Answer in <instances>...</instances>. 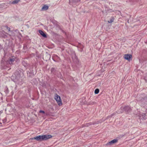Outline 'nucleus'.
Returning a JSON list of instances; mask_svg holds the SVG:
<instances>
[{
    "instance_id": "1",
    "label": "nucleus",
    "mask_w": 147,
    "mask_h": 147,
    "mask_svg": "<svg viewBox=\"0 0 147 147\" xmlns=\"http://www.w3.org/2000/svg\"><path fill=\"white\" fill-rule=\"evenodd\" d=\"M52 137V136L51 135L39 136L32 138V140L35 139L37 141H42L47 140L51 138Z\"/></svg>"
},
{
    "instance_id": "2",
    "label": "nucleus",
    "mask_w": 147,
    "mask_h": 147,
    "mask_svg": "<svg viewBox=\"0 0 147 147\" xmlns=\"http://www.w3.org/2000/svg\"><path fill=\"white\" fill-rule=\"evenodd\" d=\"M138 101L139 104L141 106H143L146 104L147 102V99L146 98H143L142 97H140L139 98Z\"/></svg>"
},
{
    "instance_id": "3",
    "label": "nucleus",
    "mask_w": 147,
    "mask_h": 147,
    "mask_svg": "<svg viewBox=\"0 0 147 147\" xmlns=\"http://www.w3.org/2000/svg\"><path fill=\"white\" fill-rule=\"evenodd\" d=\"M81 0H69V4L73 6L77 5L79 2H80Z\"/></svg>"
},
{
    "instance_id": "4",
    "label": "nucleus",
    "mask_w": 147,
    "mask_h": 147,
    "mask_svg": "<svg viewBox=\"0 0 147 147\" xmlns=\"http://www.w3.org/2000/svg\"><path fill=\"white\" fill-rule=\"evenodd\" d=\"M55 98L59 105L60 106L62 105V103L61 101L60 97L57 94H55Z\"/></svg>"
},
{
    "instance_id": "5",
    "label": "nucleus",
    "mask_w": 147,
    "mask_h": 147,
    "mask_svg": "<svg viewBox=\"0 0 147 147\" xmlns=\"http://www.w3.org/2000/svg\"><path fill=\"white\" fill-rule=\"evenodd\" d=\"M123 110L125 113H129L131 111V109L130 107L129 106H126L123 107Z\"/></svg>"
},
{
    "instance_id": "6",
    "label": "nucleus",
    "mask_w": 147,
    "mask_h": 147,
    "mask_svg": "<svg viewBox=\"0 0 147 147\" xmlns=\"http://www.w3.org/2000/svg\"><path fill=\"white\" fill-rule=\"evenodd\" d=\"M16 59V57L13 56L9 58L7 61V63L10 64H13L15 61Z\"/></svg>"
},
{
    "instance_id": "7",
    "label": "nucleus",
    "mask_w": 147,
    "mask_h": 147,
    "mask_svg": "<svg viewBox=\"0 0 147 147\" xmlns=\"http://www.w3.org/2000/svg\"><path fill=\"white\" fill-rule=\"evenodd\" d=\"M124 57L125 59L129 60L130 59L132 58V56L130 54H126L124 55Z\"/></svg>"
},
{
    "instance_id": "8",
    "label": "nucleus",
    "mask_w": 147,
    "mask_h": 147,
    "mask_svg": "<svg viewBox=\"0 0 147 147\" xmlns=\"http://www.w3.org/2000/svg\"><path fill=\"white\" fill-rule=\"evenodd\" d=\"M39 32L43 37L45 38L47 37L46 34L42 30H39Z\"/></svg>"
},
{
    "instance_id": "9",
    "label": "nucleus",
    "mask_w": 147,
    "mask_h": 147,
    "mask_svg": "<svg viewBox=\"0 0 147 147\" xmlns=\"http://www.w3.org/2000/svg\"><path fill=\"white\" fill-rule=\"evenodd\" d=\"M117 142V139H114L111 141L109 142L108 143V144H113L115 143L116 142Z\"/></svg>"
},
{
    "instance_id": "10",
    "label": "nucleus",
    "mask_w": 147,
    "mask_h": 147,
    "mask_svg": "<svg viewBox=\"0 0 147 147\" xmlns=\"http://www.w3.org/2000/svg\"><path fill=\"white\" fill-rule=\"evenodd\" d=\"M124 111L123 110V107H121L119 109V110L117 112V113H122Z\"/></svg>"
},
{
    "instance_id": "11",
    "label": "nucleus",
    "mask_w": 147,
    "mask_h": 147,
    "mask_svg": "<svg viewBox=\"0 0 147 147\" xmlns=\"http://www.w3.org/2000/svg\"><path fill=\"white\" fill-rule=\"evenodd\" d=\"M49 8V7L46 5H45L42 8V11L47 10Z\"/></svg>"
},
{
    "instance_id": "12",
    "label": "nucleus",
    "mask_w": 147,
    "mask_h": 147,
    "mask_svg": "<svg viewBox=\"0 0 147 147\" xmlns=\"http://www.w3.org/2000/svg\"><path fill=\"white\" fill-rule=\"evenodd\" d=\"M20 1V0H14L12 2V4H15L18 3Z\"/></svg>"
},
{
    "instance_id": "13",
    "label": "nucleus",
    "mask_w": 147,
    "mask_h": 147,
    "mask_svg": "<svg viewBox=\"0 0 147 147\" xmlns=\"http://www.w3.org/2000/svg\"><path fill=\"white\" fill-rule=\"evenodd\" d=\"M142 118L144 119H145L146 118V115L144 113L142 114Z\"/></svg>"
},
{
    "instance_id": "14",
    "label": "nucleus",
    "mask_w": 147,
    "mask_h": 147,
    "mask_svg": "<svg viewBox=\"0 0 147 147\" xmlns=\"http://www.w3.org/2000/svg\"><path fill=\"white\" fill-rule=\"evenodd\" d=\"M99 91V89L98 88L96 89L95 90L94 93L95 94H98Z\"/></svg>"
},
{
    "instance_id": "15",
    "label": "nucleus",
    "mask_w": 147,
    "mask_h": 147,
    "mask_svg": "<svg viewBox=\"0 0 147 147\" xmlns=\"http://www.w3.org/2000/svg\"><path fill=\"white\" fill-rule=\"evenodd\" d=\"M22 63L24 66L25 67H26L28 65V64L26 63L25 61H23L22 62Z\"/></svg>"
},
{
    "instance_id": "16",
    "label": "nucleus",
    "mask_w": 147,
    "mask_h": 147,
    "mask_svg": "<svg viewBox=\"0 0 147 147\" xmlns=\"http://www.w3.org/2000/svg\"><path fill=\"white\" fill-rule=\"evenodd\" d=\"M113 20H114L112 18V19H111L109 21H108V22L109 23H111L112 22H113Z\"/></svg>"
},
{
    "instance_id": "17",
    "label": "nucleus",
    "mask_w": 147,
    "mask_h": 147,
    "mask_svg": "<svg viewBox=\"0 0 147 147\" xmlns=\"http://www.w3.org/2000/svg\"><path fill=\"white\" fill-rule=\"evenodd\" d=\"M55 69L54 68H52L51 69V72L53 73L55 71Z\"/></svg>"
},
{
    "instance_id": "18",
    "label": "nucleus",
    "mask_w": 147,
    "mask_h": 147,
    "mask_svg": "<svg viewBox=\"0 0 147 147\" xmlns=\"http://www.w3.org/2000/svg\"><path fill=\"white\" fill-rule=\"evenodd\" d=\"M112 117V116H111V115H110L109 116H107V117L106 118V119H104V121H105L106 119H109L110 118H111Z\"/></svg>"
},
{
    "instance_id": "19",
    "label": "nucleus",
    "mask_w": 147,
    "mask_h": 147,
    "mask_svg": "<svg viewBox=\"0 0 147 147\" xmlns=\"http://www.w3.org/2000/svg\"><path fill=\"white\" fill-rule=\"evenodd\" d=\"M5 92L6 93H8L9 92L8 89V88H6Z\"/></svg>"
},
{
    "instance_id": "20",
    "label": "nucleus",
    "mask_w": 147,
    "mask_h": 147,
    "mask_svg": "<svg viewBox=\"0 0 147 147\" xmlns=\"http://www.w3.org/2000/svg\"><path fill=\"white\" fill-rule=\"evenodd\" d=\"M144 79L145 81L147 82V74L144 78Z\"/></svg>"
},
{
    "instance_id": "21",
    "label": "nucleus",
    "mask_w": 147,
    "mask_h": 147,
    "mask_svg": "<svg viewBox=\"0 0 147 147\" xmlns=\"http://www.w3.org/2000/svg\"><path fill=\"white\" fill-rule=\"evenodd\" d=\"M7 28V30L9 31H10V28L8 27L7 26H6V27Z\"/></svg>"
},
{
    "instance_id": "22",
    "label": "nucleus",
    "mask_w": 147,
    "mask_h": 147,
    "mask_svg": "<svg viewBox=\"0 0 147 147\" xmlns=\"http://www.w3.org/2000/svg\"><path fill=\"white\" fill-rule=\"evenodd\" d=\"M40 113H45V112L44 111H42V110H40L39 111Z\"/></svg>"
},
{
    "instance_id": "23",
    "label": "nucleus",
    "mask_w": 147,
    "mask_h": 147,
    "mask_svg": "<svg viewBox=\"0 0 147 147\" xmlns=\"http://www.w3.org/2000/svg\"><path fill=\"white\" fill-rule=\"evenodd\" d=\"M116 113L115 112V113H113L111 115V116H112V117L113 116L115 115L116 114Z\"/></svg>"
},
{
    "instance_id": "24",
    "label": "nucleus",
    "mask_w": 147,
    "mask_h": 147,
    "mask_svg": "<svg viewBox=\"0 0 147 147\" xmlns=\"http://www.w3.org/2000/svg\"><path fill=\"white\" fill-rule=\"evenodd\" d=\"M91 124L90 123H88L86 124V126H88L89 125H91Z\"/></svg>"
},
{
    "instance_id": "25",
    "label": "nucleus",
    "mask_w": 147,
    "mask_h": 147,
    "mask_svg": "<svg viewBox=\"0 0 147 147\" xmlns=\"http://www.w3.org/2000/svg\"><path fill=\"white\" fill-rule=\"evenodd\" d=\"M26 48V47H24V49L25 48Z\"/></svg>"
}]
</instances>
